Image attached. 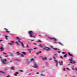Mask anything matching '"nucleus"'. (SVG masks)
<instances>
[{
    "label": "nucleus",
    "instance_id": "nucleus-1",
    "mask_svg": "<svg viewBox=\"0 0 77 77\" xmlns=\"http://www.w3.org/2000/svg\"><path fill=\"white\" fill-rule=\"evenodd\" d=\"M28 33H29L30 35V37H31V38H32V37L33 38H35V36H33V31H29L28 32Z\"/></svg>",
    "mask_w": 77,
    "mask_h": 77
},
{
    "label": "nucleus",
    "instance_id": "nucleus-2",
    "mask_svg": "<svg viewBox=\"0 0 77 77\" xmlns=\"http://www.w3.org/2000/svg\"><path fill=\"white\" fill-rule=\"evenodd\" d=\"M1 61L5 65H6L7 63H9V62H8L7 63H5V62H7V60L6 59H5L4 60H1Z\"/></svg>",
    "mask_w": 77,
    "mask_h": 77
},
{
    "label": "nucleus",
    "instance_id": "nucleus-3",
    "mask_svg": "<svg viewBox=\"0 0 77 77\" xmlns=\"http://www.w3.org/2000/svg\"><path fill=\"white\" fill-rule=\"evenodd\" d=\"M53 58L54 59L55 62L57 63L56 64V66H57H57H58V63H59V62L58 61L55 60L56 58L55 57H53Z\"/></svg>",
    "mask_w": 77,
    "mask_h": 77
},
{
    "label": "nucleus",
    "instance_id": "nucleus-4",
    "mask_svg": "<svg viewBox=\"0 0 77 77\" xmlns=\"http://www.w3.org/2000/svg\"><path fill=\"white\" fill-rule=\"evenodd\" d=\"M69 60H70V61H71V62H70V63H72L73 64H74V63H77L75 61H73L72 60V58L71 59H69Z\"/></svg>",
    "mask_w": 77,
    "mask_h": 77
},
{
    "label": "nucleus",
    "instance_id": "nucleus-5",
    "mask_svg": "<svg viewBox=\"0 0 77 77\" xmlns=\"http://www.w3.org/2000/svg\"><path fill=\"white\" fill-rule=\"evenodd\" d=\"M48 38L51 39V40H53V39H54V41H57V39H56V38H51V37H48Z\"/></svg>",
    "mask_w": 77,
    "mask_h": 77
},
{
    "label": "nucleus",
    "instance_id": "nucleus-6",
    "mask_svg": "<svg viewBox=\"0 0 77 77\" xmlns=\"http://www.w3.org/2000/svg\"><path fill=\"white\" fill-rule=\"evenodd\" d=\"M17 74H19V73L18 72H16L14 74V75H15V76H17Z\"/></svg>",
    "mask_w": 77,
    "mask_h": 77
},
{
    "label": "nucleus",
    "instance_id": "nucleus-7",
    "mask_svg": "<svg viewBox=\"0 0 77 77\" xmlns=\"http://www.w3.org/2000/svg\"><path fill=\"white\" fill-rule=\"evenodd\" d=\"M21 44L22 45V47H23V48H24V47H25V46H24V45L23 44V43L21 42Z\"/></svg>",
    "mask_w": 77,
    "mask_h": 77
},
{
    "label": "nucleus",
    "instance_id": "nucleus-8",
    "mask_svg": "<svg viewBox=\"0 0 77 77\" xmlns=\"http://www.w3.org/2000/svg\"><path fill=\"white\" fill-rule=\"evenodd\" d=\"M4 29L6 30V32H7V33H10V32L9 31H8V29H6V28H4Z\"/></svg>",
    "mask_w": 77,
    "mask_h": 77
},
{
    "label": "nucleus",
    "instance_id": "nucleus-9",
    "mask_svg": "<svg viewBox=\"0 0 77 77\" xmlns=\"http://www.w3.org/2000/svg\"><path fill=\"white\" fill-rule=\"evenodd\" d=\"M47 49L46 50L47 51H50V50H51V49H50V48H49L47 47Z\"/></svg>",
    "mask_w": 77,
    "mask_h": 77
},
{
    "label": "nucleus",
    "instance_id": "nucleus-10",
    "mask_svg": "<svg viewBox=\"0 0 77 77\" xmlns=\"http://www.w3.org/2000/svg\"><path fill=\"white\" fill-rule=\"evenodd\" d=\"M35 66L33 67L34 68H38V66H37L36 64H35Z\"/></svg>",
    "mask_w": 77,
    "mask_h": 77
},
{
    "label": "nucleus",
    "instance_id": "nucleus-11",
    "mask_svg": "<svg viewBox=\"0 0 77 77\" xmlns=\"http://www.w3.org/2000/svg\"><path fill=\"white\" fill-rule=\"evenodd\" d=\"M42 53V51H40L39 52H37L36 53V54H37V55H39V54L41 53Z\"/></svg>",
    "mask_w": 77,
    "mask_h": 77
},
{
    "label": "nucleus",
    "instance_id": "nucleus-12",
    "mask_svg": "<svg viewBox=\"0 0 77 77\" xmlns=\"http://www.w3.org/2000/svg\"><path fill=\"white\" fill-rule=\"evenodd\" d=\"M11 69H12L13 70H15V69H14V67L13 66H12L11 67Z\"/></svg>",
    "mask_w": 77,
    "mask_h": 77
},
{
    "label": "nucleus",
    "instance_id": "nucleus-13",
    "mask_svg": "<svg viewBox=\"0 0 77 77\" xmlns=\"http://www.w3.org/2000/svg\"><path fill=\"white\" fill-rule=\"evenodd\" d=\"M5 38L6 39V40H8V38L9 37V36L7 35L5 36Z\"/></svg>",
    "mask_w": 77,
    "mask_h": 77
},
{
    "label": "nucleus",
    "instance_id": "nucleus-14",
    "mask_svg": "<svg viewBox=\"0 0 77 77\" xmlns=\"http://www.w3.org/2000/svg\"><path fill=\"white\" fill-rule=\"evenodd\" d=\"M16 53L17 54H18V55H20V54H21L20 53V52H19V51L17 52Z\"/></svg>",
    "mask_w": 77,
    "mask_h": 77
},
{
    "label": "nucleus",
    "instance_id": "nucleus-15",
    "mask_svg": "<svg viewBox=\"0 0 77 77\" xmlns=\"http://www.w3.org/2000/svg\"><path fill=\"white\" fill-rule=\"evenodd\" d=\"M28 50H29V53H30L31 52V50H33V49H28Z\"/></svg>",
    "mask_w": 77,
    "mask_h": 77
},
{
    "label": "nucleus",
    "instance_id": "nucleus-16",
    "mask_svg": "<svg viewBox=\"0 0 77 77\" xmlns=\"http://www.w3.org/2000/svg\"><path fill=\"white\" fill-rule=\"evenodd\" d=\"M43 60H47V57H45L44 58H42Z\"/></svg>",
    "mask_w": 77,
    "mask_h": 77
},
{
    "label": "nucleus",
    "instance_id": "nucleus-17",
    "mask_svg": "<svg viewBox=\"0 0 77 77\" xmlns=\"http://www.w3.org/2000/svg\"><path fill=\"white\" fill-rule=\"evenodd\" d=\"M1 51H3V50H4V49L3 48L1 47Z\"/></svg>",
    "mask_w": 77,
    "mask_h": 77
},
{
    "label": "nucleus",
    "instance_id": "nucleus-18",
    "mask_svg": "<svg viewBox=\"0 0 77 77\" xmlns=\"http://www.w3.org/2000/svg\"><path fill=\"white\" fill-rule=\"evenodd\" d=\"M0 72H1L2 74H5V72H3V71H0Z\"/></svg>",
    "mask_w": 77,
    "mask_h": 77
},
{
    "label": "nucleus",
    "instance_id": "nucleus-19",
    "mask_svg": "<svg viewBox=\"0 0 77 77\" xmlns=\"http://www.w3.org/2000/svg\"><path fill=\"white\" fill-rule=\"evenodd\" d=\"M67 54H66L64 56V57H67Z\"/></svg>",
    "mask_w": 77,
    "mask_h": 77
},
{
    "label": "nucleus",
    "instance_id": "nucleus-20",
    "mask_svg": "<svg viewBox=\"0 0 77 77\" xmlns=\"http://www.w3.org/2000/svg\"><path fill=\"white\" fill-rule=\"evenodd\" d=\"M22 53H23V54H24L25 55H26V53L25 52H22Z\"/></svg>",
    "mask_w": 77,
    "mask_h": 77
},
{
    "label": "nucleus",
    "instance_id": "nucleus-21",
    "mask_svg": "<svg viewBox=\"0 0 77 77\" xmlns=\"http://www.w3.org/2000/svg\"><path fill=\"white\" fill-rule=\"evenodd\" d=\"M33 60H34V59L33 58H32L30 60V62H32V61H33Z\"/></svg>",
    "mask_w": 77,
    "mask_h": 77
},
{
    "label": "nucleus",
    "instance_id": "nucleus-22",
    "mask_svg": "<svg viewBox=\"0 0 77 77\" xmlns=\"http://www.w3.org/2000/svg\"><path fill=\"white\" fill-rule=\"evenodd\" d=\"M68 54H69L70 56H72V54H71V53L69 52L68 53Z\"/></svg>",
    "mask_w": 77,
    "mask_h": 77
},
{
    "label": "nucleus",
    "instance_id": "nucleus-23",
    "mask_svg": "<svg viewBox=\"0 0 77 77\" xmlns=\"http://www.w3.org/2000/svg\"><path fill=\"white\" fill-rule=\"evenodd\" d=\"M39 46H40V47H43L44 46H43V45H40Z\"/></svg>",
    "mask_w": 77,
    "mask_h": 77
},
{
    "label": "nucleus",
    "instance_id": "nucleus-24",
    "mask_svg": "<svg viewBox=\"0 0 77 77\" xmlns=\"http://www.w3.org/2000/svg\"><path fill=\"white\" fill-rule=\"evenodd\" d=\"M58 54H57L56 53L55 54H54V56H57Z\"/></svg>",
    "mask_w": 77,
    "mask_h": 77
},
{
    "label": "nucleus",
    "instance_id": "nucleus-25",
    "mask_svg": "<svg viewBox=\"0 0 77 77\" xmlns=\"http://www.w3.org/2000/svg\"><path fill=\"white\" fill-rule=\"evenodd\" d=\"M16 60H17V62H20V61H21V60H19L18 59H17Z\"/></svg>",
    "mask_w": 77,
    "mask_h": 77
},
{
    "label": "nucleus",
    "instance_id": "nucleus-26",
    "mask_svg": "<svg viewBox=\"0 0 77 77\" xmlns=\"http://www.w3.org/2000/svg\"><path fill=\"white\" fill-rule=\"evenodd\" d=\"M61 63H62V64H60V65H63V62L61 61Z\"/></svg>",
    "mask_w": 77,
    "mask_h": 77
},
{
    "label": "nucleus",
    "instance_id": "nucleus-27",
    "mask_svg": "<svg viewBox=\"0 0 77 77\" xmlns=\"http://www.w3.org/2000/svg\"><path fill=\"white\" fill-rule=\"evenodd\" d=\"M58 43L59 44H60V45H63V44L59 42Z\"/></svg>",
    "mask_w": 77,
    "mask_h": 77
},
{
    "label": "nucleus",
    "instance_id": "nucleus-28",
    "mask_svg": "<svg viewBox=\"0 0 77 77\" xmlns=\"http://www.w3.org/2000/svg\"><path fill=\"white\" fill-rule=\"evenodd\" d=\"M11 42L12 43V44H14V41H12Z\"/></svg>",
    "mask_w": 77,
    "mask_h": 77
},
{
    "label": "nucleus",
    "instance_id": "nucleus-29",
    "mask_svg": "<svg viewBox=\"0 0 77 77\" xmlns=\"http://www.w3.org/2000/svg\"><path fill=\"white\" fill-rule=\"evenodd\" d=\"M8 44H9V45H13V44L11 43H8Z\"/></svg>",
    "mask_w": 77,
    "mask_h": 77
},
{
    "label": "nucleus",
    "instance_id": "nucleus-30",
    "mask_svg": "<svg viewBox=\"0 0 77 77\" xmlns=\"http://www.w3.org/2000/svg\"><path fill=\"white\" fill-rule=\"evenodd\" d=\"M37 42H42L41 41V40H40L37 41Z\"/></svg>",
    "mask_w": 77,
    "mask_h": 77
},
{
    "label": "nucleus",
    "instance_id": "nucleus-31",
    "mask_svg": "<svg viewBox=\"0 0 77 77\" xmlns=\"http://www.w3.org/2000/svg\"><path fill=\"white\" fill-rule=\"evenodd\" d=\"M16 38L18 39H20V38L19 37H16Z\"/></svg>",
    "mask_w": 77,
    "mask_h": 77
},
{
    "label": "nucleus",
    "instance_id": "nucleus-32",
    "mask_svg": "<svg viewBox=\"0 0 77 77\" xmlns=\"http://www.w3.org/2000/svg\"><path fill=\"white\" fill-rule=\"evenodd\" d=\"M71 56H72V57H74V56L72 54V55H71Z\"/></svg>",
    "mask_w": 77,
    "mask_h": 77
},
{
    "label": "nucleus",
    "instance_id": "nucleus-33",
    "mask_svg": "<svg viewBox=\"0 0 77 77\" xmlns=\"http://www.w3.org/2000/svg\"><path fill=\"white\" fill-rule=\"evenodd\" d=\"M27 63H30V62L29 61H27Z\"/></svg>",
    "mask_w": 77,
    "mask_h": 77
},
{
    "label": "nucleus",
    "instance_id": "nucleus-34",
    "mask_svg": "<svg viewBox=\"0 0 77 77\" xmlns=\"http://www.w3.org/2000/svg\"><path fill=\"white\" fill-rule=\"evenodd\" d=\"M20 55L21 56V57H24V55H23V54H20Z\"/></svg>",
    "mask_w": 77,
    "mask_h": 77
},
{
    "label": "nucleus",
    "instance_id": "nucleus-35",
    "mask_svg": "<svg viewBox=\"0 0 77 77\" xmlns=\"http://www.w3.org/2000/svg\"><path fill=\"white\" fill-rule=\"evenodd\" d=\"M26 47H27V48H29V45L27 44L26 45Z\"/></svg>",
    "mask_w": 77,
    "mask_h": 77
},
{
    "label": "nucleus",
    "instance_id": "nucleus-36",
    "mask_svg": "<svg viewBox=\"0 0 77 77\" xmlns=\"http://www.w3.org/2000/svg\"><path fill=\"white\" fill-rule=\"evenodd\" d=\"M15 43H16V44H17V45H19V43H18L17 42H16Z\"/></svg>",
    "mask_w": 77,
    "mask_h": 77
},
{
    "label": "nucleus",
    "instance_id": "nucleus-37",
    "mask_svg": "<svg viewBox=\"0 0 77 77\" xmlns=\"http://www.w3.org/2000/svg\"><path fill=\"white\" fill-rule=\"evenodd\" d=\"M66 69H68V70H69H69H70V69H69V68H68V67H67L66 68Z\"/></svg>",
    "mask_w": 77,
    "mask_h": 77
},
{
    "label": "nucleus",
    "instance_id": "nucleus-38",
    "mask_svg": "<svg viewBox=\"0 0 77 77\" xmlns=\"http://www.w3.org/2000/svg\"><path fill=\"white\" fill-rule=\"evenodd\" d=\"M20 72H23V70H20Z\"/></svg>",
    "mask_w": 77,
    "mask_h": 77
},
{
    "label": "nucleus",
    "instance_id": "nucleus-39",
    "mask_svg": "<svg viewBox=\"0 0 77 77\" xmlns=\"http://www.w3.org/2000/svg\"><path fill=\"white\" fill-rule=\"evenodd\" d=\"M47 48H48L47 47H46L45 48H43V50H45V49Z\"/></svg>",
    "mask_w": 77,
    "mask_h": 77
},
{
    "label": "nucleus",
    "instance_id": "nucleus-40",
    "mask_svg": "<svg viewBox=\"0 0 77 77\" xmlns=\"http://www.w3.org/2000/svg\"><path fill=\"white\" fill-rule=\"evenodd\" d=\"M41 75L42 76H45V75H43L42 74H41Z\"/></svg>",
    "mask_w": 77,
    "mask_h": 77
},
{
    "label": "nucleus",
    "instance_id": "nucleus-41",
    "mask_svg": "<svg viewBox=\"0 0 77 77\" xmlns=\"http://www.w3.org/2000/svg\"><path fill=\"white\" fill-rule=\"evenodd\" d=\"M62 54H65V53H66V52H62Z\"/></svg>",
    "mask_w": 77,
    "mask_h": 77
},
{
    "label": "nucleus",
    "instance_id": "nucleus-42",
    "mask_svg": "<svg viewBox=\"0 0 77 77\" xmlns=\"http://www.w3.org/2000/svg\"><path fill=\"white\" fill-rule=\"evenodd\" d=\"M5 57H9V56L7 55V56H5Z\"/></svg>",
    "mask_w": 77,
    "mask_h": 77
},
{
    "label": "nucleus",
    "instance_id": "nucleus-43",
    "mask_svg": "<svg viewBox=\"0 0 77 77\" xmlns=\"http://www.w3.org/2000/svg\"><path fill=\"white\" fill-rule=\"evenodd\" d=\"M2 41H3V40H0V42H1Z\"/></svg>",
    "mask_w": 77,
    "mask_h": 77
},
{
    "label": "nucleus",
    "instance_id": "nucleus-44",
    "mask_svg": "<svg viewBox=\"0 0 77 77\" xmlns=\"http://www.w3.org/2000/svg\"><path fill=\"white\" fill-rule=\"evenodd\" d=\"M37 48H34V50H36V49Z\"/></svg>",
    "mask_w": 77,
    "mask_h": 77
},
{
    "label": "nucleus",
    "instance_id": "nucleus-45",
    "mask_svg": "<svg viewBox=\"0 0 77 77\" xmlns=\"http://www.w3.org/2000/svg\"><path fill=\"white\" fill-rule=\"evenodd\" d=\"M3 54H6V53L5 52H3Z\"/></svg>",
    "mask_w": 77,
    "mask_h": 77
},
{
    "label": "nucleus",
    "instance_id": "nucleus-46",
    "mask_svg": "<svg viewBox=\"0 0 77 77\" xmlns=\"http://www.w3.org/2000/svg\"><path fill=\"white\" fill-rule=\"evenodd\" d=\"M18 41L19 42H20V44H21V42H21V41H20V40H18Z\"/></svg>",
    "mask_w": 77,
    "mask_h": 77
},
{
    "label": "nucleus",
    "instance_id": "nucleus-47",
    "mask_svg": "<svg viewBox=\"0 0 77 77\" xmlns=\"http://www.w3.org/2000/svg\"><path fill=\"white\" fill-rule=\"evenodd\" d=\"M33 44L35 45H37V44H36V43H34Z\"/></svg>",
    "mask_w": 77,
    "mask_h": 77
},
{
    "label": "nucleus",
    "instance_id": "nucleus-48",
    "mask_svg": "<svg viewBox=\"0 0 77 77\" xmlns=\"http://www.w3.org/2000/svg\"><path fill=\"white\" fill-rule=\"evenodd\" d=\"M36 74H39V72H37L36 73Z\"/></svg>",
    "mask_w": 77,
    "mask_h": 77
},
{
    "label": "nucleus",
    "instance_id": "nucleus-49",
    "mask_svg": "<svg viewBox=\"0 0 77 77\" xmlns=\"http://www.w3.org/2000/svg\"><path fill=\"white\" fill-rule=\"evenodd\" d=\"M54 44H57V42H54Z\"/></svg>",
    "mask_w": 77,
    "mask_h": 77
},
{
    "label": "nucleus",
    "instance_id": "nucleus-50",
    "mask_svg": "<svg viewBox=\"0 0 77 77\" xmlns=\"http://www.w3.org/2000/svg\"><path fill=\"white\" fill-rule=\"evenodd\" d=\"M61 52V51H58V53H60Z\"/></svg>",
    "mask_w": 77,
    "mask_h": 77
},
{
    "label": "nucleus",
    "instance_id": "nucleus-51",
    "mask_svg": "<svg viewBox=\"0 0 77 77\" xmlns=\"http://www.w3.org/2000/svg\"><path fill=\"white\" fill-rule=\"evenodd\" d=\"M63 71H65V68H64L63 69Z\"/></svg>",
    "mask_w": 77,
    "mask_h": 77
},
{
    "label": "nucleus",
    "instance_id": "nucleus-52",
    "mask_svg": "<svg viewBox=\"0 0 77 77\" xmlns=\"http://www.w3.org/2000/svg\"><path fill=\"white\" fill-rule=\"evenodd\" d=\"M11 56H13V54H11Z\"/></svg>",
    "mask_w": 77,
    "mask_h": 77
},
{
    "label": "nucleus",
    "instance_id": "nucleus-53",
    "mask_svg": "<svg viewBox=\"0 0 77 77\" xmlns=\"http://www.w3.org/2000/svg\"><path fill=\"white\" fill-rule=\"evenodd\" d=\"M49 60H52V59L50 58V59H49Z\"/></svg>",
    "mask_w": 77,
    "mask_h": 77
},
{
    "label": "nucleus",
    "instance_id": "nucleus-54",
    "mask_svg": "<svg viewBox=\"0 0 77 77\" xmlns=\"http://www.w3.org/2000/svg\"><path fill=\"white\" fill-rule=\"evenodd\" d=\"M60 57L61 58V59H63V57H62L61 56Z\"/></svg>",
    "mask_w": 77,
    "mask_h": 77
},
{
    "label": "nucleus",
    "instance_id": "nucleus-55",
    "mask_svg": "<svg viewBox=\"0 0 77 77\" xmlns=\"http://www.w3.org/2000/svg\"><path fill=\"white\" fill-rule=\"evenodd\" d=\"M54 50H57V49L55 48H54Z\"/></svg>",
    "mask_w": 77,
    "mask_h": 77
},
{
    "label": "nucleus",
    "instance_id": "nucleus-56",
    "mask_svg": "<svg viewBox=\"0 0 77 77\" xmlns=\"http://www.w3.org/2000/svg\"><path fill=\"white\" fill-rule=\"evenodd\" d=\"M67 76H68V75H65V77H67Z\"/></svg>",
    "mask_w": 77,
    "mask_h": 77
},
{
    "label": "nucleus",
    "instance_id": "nucleus-57",
    "mask_svg": "<svg viewBox=\"0 0 77 77\" xmlns=\"http://www.w3.org/2000/svg\"><path fill=\"white\" fill-rule=\"evenodd\" d=\"M59 64H60H60H60V62H59Z\"/></svg>",
    "mask_w": 77,
    "mask_h": 77
},
{
    "label": "nucleus",
    "instance_id": "nucleus-58",
    "mask_svg": "<svg viewBox=\"0 0 77 77\" xmlns=\"http://www.w3.org/2000/svg\"><path fill=\"white\" fill-rule=\"evenodd\" d=\"M31 41H34V40H31Z\"/></svg>",
    "mask_w": 77,
    "mask_h": 77
},
{
    "label": "nucleus",
    "instance_id": "nucleus-59",
    "mask_svg": "<svg viewBox=\"0 0 77 77\" xmlns=\"http://www.w3.org/2000/svg\"><path fill=\"white\" fill-rule=\"evenodd\" d=\"M72 69H73V70H74V68H73Z\"/></svg>",
    "mask_w": 77,
    "mask_h": 77
},
{
    "label": "nucleus",
    "instance_id": "nucleus-60",
    "mask_svg": "<svg viewBox=\"0 0 77 77\" xmlns=\"http://www.w3.org/2000/svg\"><path fill=\"white\" fill-rule=\"evenodd\" d=\"M2 57H0V59H2Z\"/></svg>",
    "mask_w": 77,
    "mask_h": 77
},
{
    "label": "nucleus",
    "instance_id": "nucleus-61",
    "mask_svg": "<svg viewBox=\"0 0 77 77\" xmlns=\"http://www.w3.org/2000/svg\"><path fill=\"white\" fill-rule=\"evenodd\" d=\"M57 50H60V49H57Z\"/></svg>",
    "mask_w": 77,
    "mask_h": 77
},
{
    "label": "nucleus",
    "instance_id": "nucleus-62",
    "mask_svg": "<svg viewBox=\"0 0 77 77\" xmlns=\"http://www.w3.org/2000/svg\"><path fill=\"white\" fill-rule=\"evenodd\" d=\"M75 69H76V70H77V68H75Z\"/></svg>",
    "mask_w": 77,
    "mask_h": 77
},
{
    "label": "nucleus",
    "instance_id": "nucleus-63",
    "mask_svg": "<svg viewBox=\"0 0 77 77\" xmlns=\"http://www.w3.org/2000/svg\"><path fill=\"white\" fill-rule=\"evenodd\" d=\"M43 72H45V70H43Z\"/></svg>",
    "mask_w": 77,
    "mask_h": 77
},
{
    "label": "nucleus",
    "instance_id": "nucleus-64",
    "mask_svg": "<svg viewBox=\"0 0 77 77\" xmlns=\"http://www.w3.org/2000/svg\"><path fill=\"white\" fill-rule=\"evenodd\" d=\"M12 61H10V62H12Z\"/></svg>",
    "mask_w": 77,
    "mask_h": 77
}]
</instances>
